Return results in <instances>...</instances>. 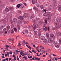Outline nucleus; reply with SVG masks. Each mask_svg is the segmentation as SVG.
Listing matches in <instances>:
<instances>
[{
    "label": "nucleus",
    "mask_w": 61,
    "mask_h": 61,
    "mask_svg": "<svg viewBox=\"0 0 61 61\" xmlns=\"http://www.w3.org/2000/svg\"><path fill=\"white\" fill-rule=\"evenodd\" d=\"M21 8H24V6L23 5H22L21 6Z\"/></svg>",
    "instance_id": "obj_47"
},
{
    "label": "nucleus",
    "mask_w": 61,
    "mask_h": 61,
    "mask_svg": "<svg viewBox=\"0 0 61 61\" xmlns=\"http://www.w3.org/2000/svg\"><path fill=\"white\" fill-rule=\"evenodd\" d=\"M10 29V26H7V30H9Z\"/></svg>",
    "instance_id": "obj_13"
},
{
    "label": "nucleus",
    "mask_w": 61,
    "mask_h": 61,
    "mask_svg": "<svg viewBox=\"0 0 61 61\" xmlns=\"http://www.w3.org/2000/svg\"><path fill=\"white\" fill-rule=\"evenodd\" d=\"M9 9H8L7 7L5 9V11L7 13V12H9Z\"/></svg>",
    "instance_id": "obj_15"
},
{
    "label": "nucleus",
    "mask_w": 61,
    "mask_h": 61,
    "mask_svg": "<svg viewBox=\"0 0 61 61\" xmlns=\"http://www.w3.org/2000/svg\"><path fill=\"white\" fill-rule=\"evenodd\" d=\"M13 22H14V23H16L17 22V19L15 18L13 19Z\"/></svg>",
    "instance_id": "obj_6"
},
{
    "label": "nucleus",
    "mask_w": 61,
    "mask_h": 61,
    "mask_svg": "<svg viewBox=\"0 0 61 61\" xmlns=\"http://www.w3.org/2000/svg\"><path fill=\"white\" fill-rule=\"evenodd\" d=\"M35 59H36V60H40V58H37V57H35Z\"/></svg>",
    "instance_id": "obj_26"
},
{
    "label": "nucleus",
    "mask_w": 61,
    "mask_h": 61,
    "mask_svg": "<svg viewBox=\"0 0 61 61\" xmlns=\"http://www.w3.org/2000/svg\"><path fill=\"white\" fill-rule=\"evenodd\" d=\"M60 44H61V39H60Z\"/></svg>",
    "instance_id": "obj_45"
},
{
    "label": "nucleus",
    "mask_w": 61,
    "mask_h": 61,
    "mask_svg": "<svg viewBox=\"0 0 61 61\" xmlns=\"http://www.w3.org/2000/svg\"><path fill=\"white\" fill-rule=\"evenodd\" d=\"M41 33L40 32H38V35L39 36H41Z\"/></svg>",
    "instance_id": "obj_27"
},
{
    "label": "nucleus",
    "mask_w": 61,
    "mask_h": 61,
    "mask_svg": "<svg viewBox=\"0 0 61 61\" xmlns=\"http://www.w3.org/2000/svg\"><path fill=\"white\" fill-rule=\"evenodd\" d=\"M58 10L59 11H60L61 10V5L59 6H58Z\"/></svg>",
    "instance_id": "obj_16"
},
{
    "label": "nucleus",
    "mask_w": 61,
    "mask_h": 61,
    "mask_svg": "<svg viewBox=\"0 0 61 61\" xmlns=\"http://www.w3.org/2000/svg\"><path fill=\"white\" fill-rule=\"evenodd\" d=\"M11 34H13V33H14V30H11Z\"/></svg>",
    "instance_id": "obj_28"
},
{
    "label": "nucleus",
    "mask_w": 61,
    "mask_h": 61,
    "mask_svg": "<svg viewBox=\"0 0 61 61\" xmlns=\"http://www.w3.org/2000/svg\"><path fill=\"white\" fill-rule=\"evenodd\" d=\"M40 47H41V49H44L45 48H44V47L43 46H41Z\"/></svg>",
    "instance_id": "obj_29"
},
{
    "label": "nucleus",
    "mask_w": 61,
    "mask_h": 61,
    "mask_svg": "<svg viewBox=\"0 0 61 61\" xmlns=\"http://www.w3.org/2000/svg\"><path fill=\"white\" fill-rule=\"evenodd\" d=\"M37 7H39V4H38L37 5Z\"/></svg>",
    "instance_id": "obj_52"
},
{
    "label": "nucleus",
    "mask_w": 61,
    "mask_h": 61,
    "mask_svg": "<svg viewBox=\"0 0 61 61\" xmlns=\"http://www.w3.org/2000/svg\"><path fill=\"white\" fill-rule=\"evenodd\" d=\"M43 30H45V31H47V30H48V29H47V27L46 26L43 29Z\"/></svg>",
    "instance_id": "obj_11"
},
{
    "label": "nucleus",
    "mask_w": 61,
    "mask_h": 61,
    "mask_svg": "<svg viewBox=\"0 0 61 61\" xmlns=\"http://www.w3.org/2000/svg\"><path fill=\"white\" fill-rule=\"evenodd\" d=\"M35 17V15L33 14H32V16L31 17H30V19H32V18L33 17Z\"/></svg>",
    "instance_id": "obj_22"
},
{
    "label": "nucleus",
    "mask_w": 61,
    "mask_h": 61,
    "mask_svg": "<svg viewBox=\"0 0 61 61\" xmlns=\"http://www.w3.org/2000/svg\"><path fill=\"white\" fill-rule=\"evenodd\" d=\"M37 55L38 56H40V55H38V53H37Z\"/></svg>",
    "instance_id": "obj_38"
},
{
    "label": "nucleus",
    "mask_w": 61,
    "mask_h": 61,
    "mask_svg": "<svg viewBox=\"0 0 61 61\" xmlns=\"http://www.w3.org/2000/svg\"><path fill=\"white\" fill-rule=\"evenodd\" d=\"M18 22L19 23H20L21 22V20H19L18 21Z\"/></svg>",
    "instance_id": "obj_55"
},
{
    "label": "nucleus",
    "mask_w": 61,
    "mask_h": 61,
    "mask_svg": "<svg viewBox=\"0 0 61 61\" xmlns=\"http://www.w3.org/2000/svg\"><path fill=\"white\" fill-rule=\"evenodd\" d=\"M25 33H27L28 31H27V30H25Z\"/></svg>",
    "instance_id": "obj_42"
},
{
    "label": "nucleus",
    "mask_w": 61,
    "mask_h": 61,
    "mask_svg": "<svg viewBox=\"0 0 61 61\" xmlns=\"http://www.w3.org/2000/svg\"><path fill=\"white\" fill-rule=\"evenodd\" d=\"M25 44L26 45H27V44H28V42H26L25 43Z\"/></svg>",
    "instance_id": "obj_57"
},
{
    "label": "nucleus",
    "mask_w": 61,
    "mask_h": 61,
    "mask_svg": "<svg viewBox=\"0 0 61 61\" xmlns=\"http://www.w3.org/2000/svg\"><path fill=\"white\" fill-rule=\"evenodd\" d=\"M18 45L19 47H20V46H21V44H20V43H19Z\"/></svg>",
    "instance_id": "obj_44"
},
{
    "label": "nucleus",
    "mask_w": 61,
    "mask_h": 61,
    "mask_svg": "<svg viewBox=\"0 0 61 61\" xmlns=\"http://www.w3.org/2000/svg\"><path fill=\"white\" fill-rule=\"evenodd\" d=\"M50 37L51 38H54L55 37V36L53 34H51L50 35Z\"/></svg>",
    "instance_id": "obj_5"
},
{
    "label": "nucleus",
    "mask_w": 61,
    "mask_h": 61,
    "mask_svg": "<svg viewBox=\"0 0 61 61\" xmlns=\"http://www.w3.org/2000/svg\"><path fill=\"white\" fill-rule=\"evenodd\" d=\"M46 36L48 39L49 38V34L48 33L46 34Z\"/></svg>",
    "instance_id": "obj_14"
},
{
    "label": "nucleus",
    "mask_w": 61,
    "mask_h": 61,
    "mask_svg": "<svg viewBox=\"0 0 61 61\" xmlns=\"http://www.w3.org/2000/svg\"><path fill=\"white\" fill-rule=\"evenodd\" d=\"M4 46H6V48H5V49L7 50L8 48V47H9V46L8 45H6Z\"/></svg>",
    "instance_id": "obj_17"
},
{
    "label": "nucleus",
    "mask_w": 61,
    "mask_h": 61,
    "mask_svg": "<svg viewBox=\"0 0 61 61\" xmlns=\"http://www.w3.org/2000/svg\"><path fill=\"white\" fill-rule=\"evenodd\" d=\"M43 23V21H41L39 22V25H42V24Z\"/></svg>",
    "instance_id": "obj_20"
},
{
    "label": "nucleus",
    "mask_w": 61,
    "mask_h": 61,
    "mask_svg": "<svg viewBox=\"0 0 61 61\" xmlns=\"http://www.w3.org/2000/svg\"><path fill=\"white\" fill-rule=\"evenodd\" d=\"M34 33L35 35H36L37 34V32L36 31H35L34 32Z\"/></svg>",
    "instance_id": "obj_24"
},
{
    "label": "nucleus",
    "mask_w": 61,
    "mask_h": 61,
    "mask_svg": "<svg viewBox=\"0 0 61 61\" xmlns=\"http://www.w3.org/2000/svg\"><path fill=\"white\" fill-rule=\"evenodd\" d=\"M36 49L37 50L39 49V46H38L36 47Z\"/></svg>",
    "instance_id": "obj_32"
},
{
    "label": "nucleus",
    "mask_w": 61,
    "mask_h": 61,
    "mask_svg": "<svg viewBox=\"0 0 61 61\" xmlns=\"http://www.w3.org/2000/svg\"><path fill=\"white\" fill-rule=\"evenodd\" d=\"M47 40L46 39L44 40V42L45 44H47Z\"/></svg>",
    "instance_id": "obj_12"
},
{
    "label": "nucleus",
    "mask_w": 61,
    "mask_h": 61,
    "mask_svg": "<svg viewBox=\"0 0 61 61\" xmlns=\"http://www.w3.org/2000/svg\"><path fill=\"white\" fill-rule=\"evenodd\" d=\"M44 16H45V15H46V16H47V15H49V16H52V15H50V14H49V12L46 13H44Z\"/></svg>",
    "instance_id": "obj_4"
},
{
    "label": "nucleus",
    "mask_w": 61,
    "mask_h": 61,
    "mask_svg": "<svg viewBox=\"0 0 61 61\" xmlns=\"http://www.w3.org/2000/svg\"><path fill=\"white\" fill-rule=\"evenodd\" d=\"M32 52H35V50H32Z\"/></svg>",
    "instance_id": "obj_63"
},
{
    "label": "nucleus",
    "mask_w": 61,
    "mask_h": 61,
    "mask_svg": "<svg viewBox=\"0 0 61 61\" xmlns=\"http://www.w3.org/2000/svg\"><path fill=\"white\" fill-rule=\"evenodd\" d=\"M24 4L25 5V6H26V3H24Z\"/></svg>",
    "instance_id": "obj_43"
},
{
    "label": "nucleus",
    "mask_w": 61,
    "mask_h": 61,
    "mask_svg": "<svg viewBox=\"0 0 61 61\" xmlns=\"http://www.w3.org/2000/svg\"><path fill=\"white\" fill-rule=\"evenodd\" d=\"M37 2L36 0H32V4H35Z\"/></svg>",
    "instance_id": "obj_10"
},
{
    "label": "nucleus",
    "mask_w": 61,
    "mask_h": 61,
    "mask_svg": "<svg viewBox=\"0 0 61 61\" xmlns=\"http://www.w3.org/2000/svg\"><path fill=\"white\" fill-rule=\"evenodd\" d=\"M43 27H45L46 26V24H44L43 25Z\"/></svg>",
    "instance_id": "obj_59"
},
{
    "label": "nucleus",
    "mask_w": 61,
    "mask_h": 61,
    "mask_svg": "<svg viewBox=\"0 0 61 61\" xmlns=\"http://www.w3.org/2000/svg\"><path fill=\"white\" fill-rule=\"evenodd\" d=\"M30 58H32V56H30Z\"/></svg>",
    "instance_id": "obj_62"
},
{
    "label": "nucleus",
    "mask_w": 61,
    "mask_h": 61,
    "mask_svg": "<svg viewBox=\"0 0 61 61\" xmlns=\"http://www.w3.org/2000/svg\"><path fill=\"white\" fill-rule=\"evenodd\" d=\"M46 51L47 52H49V51L48 50H46Z\"/></svg>",
    "instance_id": "obj_39"
},
{
    "label": "nucleus",
    "mask_w": 61,
    "mask_h": 61,
    "mask_svg": "<svg viewBox=\"0 0 61 61\" xmlns=\"http://www.w3.org/2000/svg\"><path fill=\"white\" fill-rule=\"evenodd\" d=\"M45 23L46 24H47V20H45Z\"/></svg>",
    "instance_id": "obj_40"
},
{
    "label": "nucleus",
    "mask_w": 61,
    "mask_h": 61,
    "mask_svg": "<svg viewBox=\"0 0 61 61\" xmlns=\"http://www.w3.org/2000/svg\"><path fill=\"white\" fill-rule=\"evenodd\" d=\"M41 39L42 40H43L45 38V37L43 36H42L41 37Z\"/></svg>",
    "instance_id": "obj_18"
},
{
    "label": "nucleus",
    "mask_w": 61,
    "mask_h": 61,
    "mask_svg": "<svg viewBox=\"0 0 61 61\" xmlns=\"http://www.w3.org/2000/svg\"><path fill=\"white\" fill-rule=\"evenodd\" d=\"M40 7L41 8V9H44V6H43V5H40Z\"/></svg>",
    "instance_id": "obj_19"
},
{
    "label": "nucleus",
    "mask_w": 61,
    "mask_h": 61,
    "mask_svg": "<svg viewBox=\"0 0 61 61\" xmlns=\"http://www.w3.org/2000/svg\"><path fill=\"white\" fill-rule=\"evenodd\" d=\"M3 30L4 31H5V30H6V28H4L3 29Z\"/></svg>",
    "instance_id": "obj_54"
},
{
    "label": "nucleus",
    "mask_w": 61,
    "mask_h": 61,
    "mask_svg": "<svg viewBox=\"0 0 61 61\" xmlns=\"http://www.w3.org/2000/svg\"><path fill=\"white\" fill-rule=\"evenodd\" d=\"M29 52H30V53H32V51H31L29 50Z\"/></svg>",
    "instance_id": "obj_56"
},
{
    "label": "nucleus",
    "mask_w": 61,
    "mask_h": 61,
    "mask_svg": "<svg viewBox=\"0 0 61 61\" xmlns=\"http://www.w3.org/2000/svg\"><path fill=\"white\" fill-rule=\"evenodd\" d=\"M14 59L15 60H16V58L15 57H14Z\"/></svg>",
    "instance_id": "obj_60"
},
{
    "label": "nucleus",
    "mask_w": 61,
    "mask_h": 61,
    "mask_svg": "<svg viewBox=\"0 0 61 61\" xmlns=\"http://www.w3.org/2000/svg\"><path fill=\"white\" fill-rule=\"evenodd\" d=\"M20 6H21V4H19L17 5V7L18 8L20 7Z\"/></svg>",
    "instance_id": "obj_23"
},
{
    "label": "nucleus",
    "mask_w": 61,
    "mask_h": 61,
    "mask_svg": "<svg viewBox=\"0 0 61 61\" xmlns=\"http://www.w3.org/2000/svg\"><path fill=\"white\" fill-rule=\"evenodd\" d=\"M59 19H56V23H55L56 25V29H57L58 28L59 29V28H60V27H59Z\"/></svg>",
    "instance_id": "obj_1"
},
{
    "label": "nucleus",
    "mask_w": 61,
    "mask_h": 61,
    "mask_svg": "<svg viewBox=\"0 0 61 61\" xmlns=\"http://www.w3.org/2000/svg\"><path fill=\"white\" fill-rule=\"evenodd\" d=\"M19 19H20L21 20H23V19H24V17H23V16H20L18 18Z\"/></svg>",
    "instance_id": "obj_9"
},
{
    "label": "nucleus",
    "mask_w": 61,
    "mask_h": 61,
    "mask_svg": "<svg viewBox=\"0 0 61 61\" xmlns=\"http://www.w3.org/2000/svg\"><path fill=\"white\" fill-rule=\"evenodd\" d=\"M58 36H61V33H59L58 34Z\"/></svg>",
    "instance_id": "obj_37"
},
{
    "label": "nucleus",
    "mask_w": 61,
    "mask_h": 61,
    "mask_svg": "<svg viewBox=\"0 0 61 61\" xmlns=\"http://www.w3.org/2000/svg\"><path fill=\"white\" fill-rule=\"evenodd\" d=\"M36 25H35L34 26V30H35V29H36Z\"/></svg>",
    "instance_id": "obj_33"
},
{
    "label": "nucleus",
    "mask_w": 61,
    "mask_h": 61,
    "mask_svg": "<svg viewBox=\"0 0 61 61\" xmlns=\"http://www.w3.org/2000/svg\"><path fill=\"white\" fill-rule=\"evenodd\" d=\"M9 54H12V52H11V51H10L9 52Z\"/></svg>",
    "instance_id": "obj_51"
},
{
    "label": "nucleus",
    "mask_w": 61,
    "mask_h": 61,
    "mask_svg": "<svg viewBox=\"0 0 61 61\" xmlns=\"http://www.w3.org/2000/svg\"><path fill=\"white\" fill-rule=\"evenodd\" d=\"M45 50H41V52L42 53H45Z\"/></svg>",
    "instance_id": "obj_30"
},
{
    "label": "nucleus",
    "mask_w": 61,
    "mask_h": 61,
    "mask_svg": "<svg viewBox=\"0 0 61 61\" xmlns=\"http://www.w3.org/2000/svg\"><path fill=\"white\" fill-rule=\"evenodd\" d=\"M34 8L35 10H36V11H38V8H36V7H34Z\"/></svg>",
    "instance_id": "obj_25"
},
{
    "label": "nucleus",
    "mask_w": 61,
    "mask_h": 61,
    "mask_svg": "<svg viewBox=\"0 0 61 61\" xmlns=\"http://www.w3.org/2000/svg\"><path fill=\"white\" fill-rule=\"evenodd\" d=\"M28 48H29L30 50H31L32 49H31V47H30V46H29L28 47Z\"/></svg>",
    "instance_id": "obj_34"
},
{
    "label": "nucleus",
    "mask_w": 61,
    "mask_h": 61,
    "mask_svg": "<svg viewBox=\"0 0 61 61\" xmlns=\"http://www.w3.org/2000/svg\"><path fill=\"white\" fill-rule=\"evenodd\" d=\"M59 22H60V23H61V19H60Z\"/></svg>",
    "instance_id": "obj_64"
},
{
    "label": "nucleus",
    "mask_w": 61,
    "mask_h": 61,
    "mask_svg": "<svg viewBox=\"0 0 61 61\" xmlns=\"http://www.w3.org/2000/svg\"><path fill=\"white\" fill-rule=\"evenodd\" d=\"M13 9V7H9V11H10V10H12Z\"/></svg>",
    "instance_id": "obj_21"
},
{
    "label": "nucleus",
    "mask_w": 61,
    "mask_h": 61,
    "mask_svg": "<svg viewBox=\"0 0 61 61\" xmlns=\"http://www.w3.org/2000/svg\"><path fill=\"white\" fill-rule=\"evenodd\" d=\"M12 59V58H9V60H11Z\"/></svg>",
    "instance_id": "obj_58"
},
{
    "label": "nucleus",
    "mask_w": 61,
    "mask_h": 61,
    "mask_svg": "<svg viewBox=\"0 0 61 61\" xmlns=\"http://www.w3.org/2000/svg\"><path fill=\"white\" fill-rule=\"evenodd\" d=\"M5 34H7V31H5Z\"/></svg>",
    "instance_id": "obj_61"
},
{
    "label": "nucleus",
    "mask_w": 61,
    "mask_h": 61,
    "mask_svg": "<svg viewBox=\"0 0 61 61\" xmlns=\"http://www.w3.org/2000/svg\"><path fill=\"white\" fill-rule=\"evenodd\" d=\"M25 23H26V24H27V23H28V21H25Z\"/></svg>",
    "instance_id": "obj_50"
},
{
    "label": "nucleus",
    "mask_w": 61,
    "mask_h": 61,
    "mask_svg": "<svg viewBox=\"0 0 61 61\" xmlns=\"http://www.w3.org/2000/svg\"><path fill=\"white\" fill-rule=\"evenodd\" d=\"M48 41H50L51 43H52V42H53V39L52 38H48Z\"/></svg>",
    "instance_id": "obj_7"
},
{
    "label": "nucleus",
    "mask_w": 61,
    "mask_h": 61,
    "mask_svg": "<svg viewBox=\"0 0 61 61\" xmlns=\"http://www.w3.org/2000/svg\"><path fill=\"white\" fill-rule=\"evenodd\" d=\"M48 31H49V26H48Z\"/></svg>",
    "instance_id": "obj_53"
},
{
    "label": "nucleus",
    "mask_w": 61,
    "mask_h": 61,
    "mask_svg": "<svg viewBox=\"0 0 61 61\" xmlns=\"http://www.w3.org/2000/svg\"><path fill=\"white\" fill-rule=\"evenodd\" d=\"M10 22L12 24L13 23V21L11 20H10Z\"/></svg>",
    "instance_id": "obj_36"
},
{
    "label": "nucleus",
    "mask_w": 61,
    "mask_h": 61,
    "mask_svg": "<svg viewBox=\"0 0 61 61\" xmlns=\"http://www.w3.org/2000/svg\"><path fill=\"white\" fill-rule=\"evenodd\" d=\"M18 28L19 29H20V26L19 25H18L17 26Z\"/></svg>",
    "instance_id": "obj_46"
},
{
    "label": "nucleus",
    "mask_w": 61,
    "mask_h": 61,
    "mask_svg": "<svg viewBox=\"0 0 61 61\" xmlns=\"http://www.w3.org/2000/svg\"><path fill=\"white\" fill-rule=\"evenodd\" d=\"M23 16L24 17H27L28 16V15L27 13H25L23 15Z\"/></svg>",
    "instance_id": "obj_8"
},
{
    "label": "nucleus",
    "mask_w": 61,
    "mask_h": 61,
    "mask_svg": "<svg viewBox=\"0 0 61 61\" xmlns=\"http://www.w3.org/2000/svg\"><path fill=\"white\" fill-rule=\"evenodd\" d=\"M55 46L56 47H57V48H59V43H55Z\"/></svg>",
    "instance_id": "obj_3"
},
{
    "label": "nucleus",
    "mask_w": 61,
    "mask_h": 61,
    "mask_svg": "<svg viewBox=\"0 0 61 61\" xmlns=\"http://www.w3.org/2000/svg\"><path fill=\"white\" fill-rule=\"evenodd\" d=\"M23 43H24V44H25V40H24L23 41Z\"/></svg>",
    "instance_id": "obj_49"
},
{
    "label": "nucleus",
    "mask_w": 61,
    "mask_h": 61,
    "mask_svg": "<svg viewBox=\"0 0 61 61\" xmlns=\"http://www.w3.org/2000/svg\"><path fill=\"white\" fill-rule=\"evenodd\" d=\"M14 54H15V55H17V54L18 53H17L16 52H14Z\"/></svg>",
    "instance_id": "obj_48"
},
{
    "label": "nucleus",
    "mask_w": 61,
    "mask_h": 61,
    "mask_svg": "<svg viewBox=\"0 0 61 61\" xmlns=\"http://www.w3.org/2000/svg\"><path fill=\"white\" fill-rule=\"evenodd\" d=\"M48 9L49 10H51V9H52V7H51V6H50V7H49L48 8Z\"/></svg>",
    "instance_id": "obj_31"
},
{
    "label": "nucleus",
    "mask_w": 61,
    "mask_h": 61,
    "mask_svg": "<svg viewBox=\"0 0 61 61\" xmlns=\"http://www.w3.org/2000/svg\"><path fill=\"white\" fill-rule=\"evenodd\" d=\"M36 20L35 19H34L33 20V22L34 24H36V23L37 22V21H38V20L40 19V18H39L38 16H36Z\"/></svg>",
    "instance_id": "obj_2"
},
{
    "label": "nucleus",
    "mask_w": 61,
    "mask_h": 61,
    "mask_svg": "<svg viewBox=\"0 0 61 61\" xmlns=\"http://www.w3.org/2000/svg\"><path fill=\"white\" fill-rule=\"evenodd\" d=\"M19 13L20 14H21V13H22V12L21 11H19Z\"/></svg>",
    "instance_id": "obj_41"
},
{
    "label": "nucleus",
    "mask_w": 61,
    "mask_h": 61,
    "mask_svg": "<svg viewBox=\"0 0 61 61\" xmlns=\"http://www.w3.org/2000/svg\"><path fill=\"white\" fill-rule=\"evenodd\" d=\"M14 30L15 32H16L17 31V30L15 28H14Z\"/></svg>",
    "instance_id": "obj_35"
}]
</instances>
